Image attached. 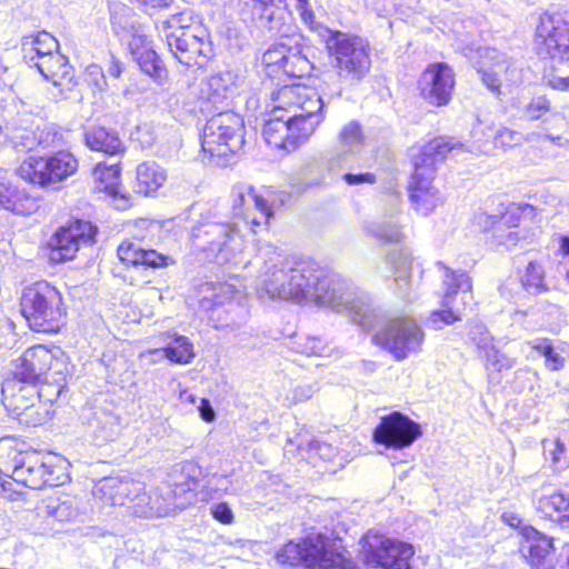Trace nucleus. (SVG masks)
<instances>
[{"mask_svg": "<svg viewBox=\"0 0 569 569\" xmlns=\"http://www.w3.org/2000/svg\"><path fill=\"white\" fill-rule=\"evenodd\" d=\"M287 152L306 143L321 122L323 102L318 91L303 80L311 64L293 37H287Z\"/></svg>", "mask_w": 569, "mask_h": 569, "instance_id": "obj_1", "label": "nucleus"}, {"mask_svg": "<svg viewBox=\"0 0 569 569\" xmlns=\"http://www.w3.org/2000/svg\"><path fill=\"white\" fill-rule=\"evenodd\" d=\"M319 272V280H317L310 302L337 312H347L351 320L361 328L377 326L378 315L366 292L349 279L326 267H322Z\"/></svg>", "mask_w": 569, "mask_h": 569, "instance_id": "obj_2", "label": "nucleus"}, {"mask_svg": "<svg viewBox=\"0 0 569 569\" xmlns=\"http://www.w3.org/2000/svg\"><path fill=\"white\" fill-rule=\"evenodd\" d=\"M468 149L452 138L438 137L426 143L413 159L415 171L410 184V200L421 214H428L442 202L439 191L432 186L436 166L449 153L457 156Z\"/></svg>", "mask_w": 569, "mask_h": 569, "instance_id": "obj_3", "label": "nucleus"}, {"mask_svg": "<svg viewBox=\"0 0 569 569\" xmlns=\"http://www.w3.org/2000/svg\"><path fill=\"white\" fill-rule=\"evenodd\" d=\"M243 144L244 126L238 113L219 112L207 121L202 132L201 147L216 166H228Z\"/></svg>", "mask_w": 569, "mask_h": 569, "instance_id": "obj_4", "label": "nucleus"}, {"mask_svg": "<svg viewBox=\"0 0 569 569\" xmlns=\"http://www.w3.org/2000/svg\"><path fill=\"white\" fill-rule=\"evenodd\" d=\"M376 313L379 319L377 326L362 328L367 331H376L372 337L375 345L386 349L398 361L421 351L425 332L412 317H387L377 309Z\"/></svg>", "mask_w": 569, "mask_h": 569, "instance_id": "obj_5", "label": "nucleus"}, {"mask_svg": "<svg viewBox=\"0 0 569 569\" xmlns=\"http://www.w3.org/2000/svg\"><path fill=\"white\" fill-rule=\"evenodd\" d=\"M21 313L30 329L37 332H58L66 310L61 293L46 281L27 288L20 300Z\"/></svg>", "mask_w": 569, "mask_h": 569, "instance_id": "obj_6", "label": "nucleus"}, {"mask_svg": "<svg viewBox=\"0 0 569 569\" xmlns=\"http://www.w3.org/2000/svg\"><path fill=\"white\" fill-rule=\"evenodd\" d=\"M179 21L166 20L161 32L172 56L187 67H204L213 56L210 37L201 27L194 29L179 28Z\"/></svg>", "mask_w": 569, "mask_h": 569, "instance_id": "obj_7", "label": "nucleus"}, {"mask_svg": "<svg viewBox=\"0 0 569 569\" xmlns=\"http://www.w3.org/2000/svg\"><path fill=\"white\" fill-rule=\"evenodd\" d=\"M328 48L340 79L357 84L367 77L371 68V48L366 39L336 32L330 37Z\"/></svg>", "mask_w": 569, "mask_h": 569, "instance_id": "obj_8", "label": "nucleus"}, {"mask_svg": "<svg viewBox=\"0 0 569 569\" xmlns=\"http://www.w3.org/2000/svg\"><path fill=\"white\" fill-rule=\"evenodd\" d=\"M287 561L295 553L292 561L301 562L309 569H357L346 550H338L323 535H310L302 543L287 542Z\"/></svg>", "mask_w": 569, "mask_h": 569, "instance_id": "obj_9", "label": "nucleus"}, {"mask_svg": "<svg viewBox=\"0 0 569 569\" xmlns=\"http://www.w3.org/2000/svg\"><path fill=\"white\" fill-rule=\"evenodd\" d=\"M446 271L443 286L446 292L442 297L441 310L432 311L428 321L433 329H441L443 326L452 325L461 320V311L472 300V283L465 271H455L443 266Z\"/></svg>", "mask_w": 569, "mask_h": 569, "instance_id": "obj_10", "label": "nucleus"}, {"mask_svg": "<svg viewBox=\"0 0 569 569\" xmlns=\"http://www.w3.org/2000/svg\"><path fill=\"white\" fill-rule=\"evenodd\" d=\"M78 168V159L71 152L60 150L47 157L28 158L19 167V174L33 184L48 187L73 176Z\"/></svg>", "mask_w": 569, "mask_h": 569, "instance_id": "obj_11", "label": "nucleus"}, {"mask_svg": "<svg viewBox=\"0 0 569 569\" xmlns=\"http://www.w3.org/2000/svg\"><path fill=\"white\" fill-rule=\"evenodd\" d=\"M411 545L368 532L362 538V560L372 568L410 569Z\"/></svg>", "mask_w": 569, "mask_h": 569, "instance_id": "obj_12", "label": "nucleus"}, {"mask_svg": "<svg viewBox=\"0 0 569 569\" xmlns=\"http://www.w3.org/2000/svg\"><path fill=\"white\" fill-rule=\"evenodd\" d=\"M421 435L419 423L395 411L381 418L373 430L372 437L375 442L399 450L410 447Z\"/></svg>", "mask_w": 569, "mask_h": 569, "instance_id": "obj_13", "label": "nucleus"}, {"mask_svg": "<svg viewBox=\"0 0 569 569\" xmlns=\"http://www.w3.org/2000/svg\"><path fill=\"white\" fill-rule=\"evenodd\" d=\"M56 466L46 461L39 452L19 453L14 458L12 479L30 489H41L44 486H58L59 477L54 476Z\"/></svg>", "mask_w": 569, "mask_h": 569, "instance_id": "obj_14", "label": "nucleus"}, {"mask_svg": "<svg viewBox=\"0 0 569 569\" xmlns=\"http://www.w3.org/2000/svg\"><path fill=\"white\" fill-rule=\"evenodd\" d=\"M98 228L90 221L76 220L67 227H61L50 239V259L54 262L71 260L80 244L94 241Z\"/></svg>", "mask_w": 569, "mask_h": 569, "instance_id": "obj_15", "label": "nucleus"}, {"mask_svg": "<svg viewBox=\"0 0 569 569\" xmlns=\"http://www.w3.org/2000/svg\"><path fill=\"white\" fill-rule=\"evenodd\" d=\"M537 46L540 56L569 60V23L560 16L542 17L537 28Z\"/></svg>", "mask_w": 569, "mask_h": 569, "instance_id": "obj_16", "label": "nucleus"}, {"mask_svg": "<svg viewBox=\"0 0 569 569\" xmlns=\"http://www.w3.org/2000/svg\"><path fill=\"white\" fill-rule=\"evenodd\" d=\"M287 298L296 302H310L321 266L313 260L287 258Z\"/></svg>", "mask_w": 569, "mask_h": 569, "instance_id": "obj_17", "label": "nucleus"}, {"mask_svg": "<svg viewBox=\"0 0 569 569\" xmlns=\"http://www.w3.org/2000/svg\"><path fill=\"white\" fill-rule=\"evenodd\" d=\"M81 423L97 445L114 440L120 433V417L111 406H93L82 410Z\"/></svg>", "mask_w": 569, "mask_h": 569, "instance_id": "obj_18", "label": "nucleus"}, {"mask_svg": "<svg viewBox=\"0 0 569 569\" xmlns=\"http://www.w3.org/2000/svg\"><path fill=\"white\" fill-rule=\"evenodd\" d=\"M453 86V71L442 62L430 66L420 80L423 99L437 107L446 106L450 101Z\"/></svg>", "mask_w": 569, "mask_h": 569, "instance_id": "obj_19", "label": "nucleus"}, {"mask_svg": "<svg viewBox=\"0 0 569 569\" xmlns=\"http://www.w3.org/2000/svg\"><path fill=\"white\" fill-rule=\"evenodd\" d=\"M523 543L520 548L530 569H555L556 557L553 539L533 527L522 529Z\"/></svg>", "mask_w": 569, "mask_h": 569, "instance_id": "obj_20", "label": "nucleus"}, {"mask_svg": "<svg viewBox=\"0 0 569 569\" xmlns=\"http://www.w3.org/2000/svg\"><path fill=\"white\" fill-rule=\"evenodd\" d=\"M43 78L51 81L56 88L59 89L61 99H69L72 97L78 81L74 78L73 69L69 64L67 57L60 52H53L44 59L34 61V66Z\"/></svg>", "mask_w": 569, "mask_h": 569, "instance_id": "obj_21", "label": "nucleus"}, {"mask_svg": "<svg viewBox=\"0 0 569 569\" xmlns=\"http://www.w3.org/2000/svg\"><path fill=\"white\" fill-rule=\"evenodd\" d=\"M234 229L224 222L208 221L192 229L191 241L196 249L217 256L233 238Z\"/></svg>", "mask_w": 569, "mask_h": 569, "instance_id": "obj_22", "label": "nucleus"}, {"mask_svg": "<svg viewBox=\"0 0 569 569\" xmlns=\"http://www.w3.org/2000/svg\"><path fill=\"white\" fill-rule=\"evenodd\" d=\"M54 355L47 347L38 345L27 349L19 359V365L12 377L38 383L53 367Z\"/></svg>", "mask_w": 569, "mask_h": 569, "instance_id": "obj_23", "label": "nucleus"}, {"mask_svg": "<svg viewBox=\"0 0 569 569\" xmlns=\"http://www.w3.org/2000/svg\"><path fill=\"white\" fill-rule=\"evenodd\" d=\"M288 445L293 446L295 442L290 440L287 441V446ZM296 451L297 456L307 460L308 463L315 467L319 466L320 462L332 463L333 466L331 468L328 467L325 469V471L331 473L337 471V467H343V458L340 457L338 448L328 442H321L316 439L305 440L300 437L296 442Z\"/></svg>", "mask_w": 569, "mask_h": 569, "instance_id": "obj_24", "label": "nucleus"}, {"mask_svg": "<svg viewBox=\"0 0 569 569\" xmlns=\"http://www.w3.org/2000/svg\"><path fill=\"white\" fill-rule=\"evenodd\" d=\"M143 489V483L127 477H109L93 488V496L111 506H128L131 495Z\"/></svg>", "mask_w": 569, "mask_h": 569, "instance_id": "obj_25", "label": "nucleus"}, {"mask_svg": "<svg viewBox=\"0 0 569 569\" xmlns=\"http://www.w3.org/2000/svg\"><path fill=\"white\" fill-rule=\"evenodd\" d=\"M280 98L281 89L272 90L262 128L263 140L273 150L284 149V108Z\"/></svg>", "mask_w": 569, "mask_h": 569, "instance_id": "obj_26", "label": "nucleus"}, {"mask_svg": "<svg viewBox=\"0 0 569 569\" xmlns=\"http://www.w3.org/2000/svg\"><path fill=\"white\" fill-rule=\"evenodd\" d=\"M1 395L3 406L14 417L26 410L31 401H36L40 393L36 383L11 377L3 381Z\"/></svg>", "mask_w": 569, "mask_h": 569, "instance_id": "obj_27", "label": "nucleus"}, {"mask_svg": "<svg viewBox=\"0 0 569 569\" xmlns=\"http://www.w3.org/2000/svg\"><path fill=\"white\" fill-rule=\"evenodd\" d=\"M119 260L126 267L132 268H163L171 262L170 257L157 252L156 250H146L140 244L130 240L122 241L117 250Z\"/></svg>", "mask_w": 569, "mask_h": 569, "instance_id": "obj_28", "label": "nucleus"}, {"mask_svg": "<svg viewBox=\"0 0 569 569\" xmlns=\"http://www.w3.org/2000/svg\"><path fill=\"white\" fill-rule=\"evenodd\" d=\"M230 196L234 216L249 219V208L252 204L257 211L261 212L262 219L268 220L270 216L269 199L258 194L253 186L238 182L232 187Z\"/></svg>", "mask_w": 569, "mask_h": 569, "instance_id": "obj_29", "label": "nucleus"}, {"mask_svg": "<svg viewBox=\"0 0 569 569\" xmlns=\"http://www.w3.org/2000/svg\"><path fill=\"white\" fill-rule=\"evenodd\" d=\"M131 54L138 62L140 69L158 83L168 78V71L157 52L149 46L147 37H133L129 42Z\"/></svg>", "mask_w": 569, "mask_h": 569, "instance_id": "obj_30", "label": "nucleus"}, {"mask_svg": "<svg viewBox=\"0 0 569 569\" xmlns=\"http://www.w3.org/2000/svg\"><path fill=\"white\" fill-rule=\"evenodd\" d=\"M0 208L14 214L28 216L39 208V199L26 189L0 182Z\"/></svg>", "mask_w": 569, "mask_h": 569, "instance_id": "obj_31", "label": "nucleus"}, {"mask_svg": "<svg viewBox=\"0 0 569 569\" xmlns=\"http://www.w3.org/2000/svg\"><path fill=\"white\" fill-rule=\"evenodd\" d=\"M478 222L482 226L485 231H492V241L497 246H503L506 249L515 247L519 239V232L510 227L511 216H488L487 213H480Z\"/></svg>", "mask_w": 569, "mask_h": 569, "instance_id": "obj_32", "label": "nucleus"}, {"mask_svg": "<svg viewBox=\"0 0 569 569\" xmlns=\"http://www.w3.org/2000/svg\"><path fill=\"white\" fill-rule=\"evenodd\" d=\"M238 76L229 70L210 76L203 83L202 93L212 103L231 98L238 89Z\"/></svg>", "mask_w": 569, "mask_h": 569, "instance_id": "obj_33", "label": "nucleus"}, {"mask_svg": "<svg viewBox=\"0 0 569 569\" xmlns=\"http://www.w3.org/2000/svg\"><path fill=\"white\" fill-rule=\"evenodd\" d=\"M127 508L134 517L139 518L163 517L171 510L170 505L164 499L150 496L144 491V488L131 495Z\"/></svg>", "mask_w": 569, "mask_h": 569, "instance_id": "obj_34", "label": "nucleus"}, {"mask_svg": "<svg viewBox=\"0 0 569 569\" xmlns=\"http://www.w3.org/2000/svg\"><path fill=\"white\" fill-rule=\"evenodd\" d=\"M58 49V40L51 33L46 31L26 37L22 42L24 59L31 66H34V61L38 59H44V57L51 56L53 52H59Z\"/></svg>", "mask_w": 569, "mask_h": 569, "instance_id": "obj_35", "label": "nucleus"}, {"mask_svg": "<svg viewBox=\"0 0 569 569\" xmlns=\"http://www.w3.org/2000/svg\"><path fill=\"white\" fill-rule=\"evenodd\" d=\"M387 262L395 269V282L398 295L410 300V276L411 256L407 249L395 250L387 256Z\"/></svg>", "mask_w": 569, "mask_h": 569, "instance_id": "obj_36", "label": "nucleus"}, {"mask_svg": "<svg viewBox=\"0 0 569 569\" xmlns=\"http://www.w3.org/2000/svg\"><path fill=\"white\" fill-rule=\"evenodd\" d=\"M164 170L153 161H147L137 168L136 190L138 193L148 196L156 192L166 181Z\"/></svg>", "mask_w": 569, "mask_h": 569, "instance_id": "obj_37", "label": "nucleus"}, {"mask_svg": "<svg viewBox=\"0 0 569 569\" xmlns=\"http://www.w3.org/2000/svg\"><path fill=\"white\" fill-rule=\"evenodd\" d=\"M86 144L94 151H101L108 154L118 153L122 143L114 131H109L103 127H90L84 131Z\"/></svg>", "mask_w": 569, "mask_h": 569, "instance_id": "obj_38", "label": "nucleus"}, {"mask_svg": "<svg viewBox=\"0 0 569 569\" xmlns=\"http://www.w3.org/2000/svg\"><path fill=\"white\" fill-rule=\"evenodd\" d=\"M284 284V270L282 266H274L273 270L268 269L261 277L257 289L258 297L261 301H281L282 287Z\"/></svg>", "mask_w": 569, "mask_h": 569, "instance_id": "obj_39", "label": "nucleus"}, {"mask_svg": "<svg viewBox=\"0 0 569 569\" xmlns=\"http://www.w3.org/2000/svg\"><path fill=\"white\" fill-rule=\"evenodd\" d=\"M362 229L367 236L385 243H398L403 239L401 226L392 218L365 221Z\"/></svg>", "mask_w": 569, "mask_h": 569, "instance_id": "obj_40", "label": "nucleus"}, {"mask_svg": "<svg viewBox=\"0 0 569 569\" xmlns=\"http://www.w3.org/2000/svg\"><path fill=\"white\" fill-rule=\"evenodd\" d=\"M262 64L264 72L271 80H278L273 90L283 88L281 78L284 74V44H276L270 47L262 56Z\"/></svg>", "mask_w": 569, "mask_h": 569, "instance_id": "obj_41", "label": "nucleus"}, {"mask_svg": "<svg viewBox=\"0 0 569 569\" xmlns=\"http://www.w3.org/2000/svg\"><path fill=\"white\" fill-rule=\"evenodd\" d=\"M487 54L490 59H498V61L491 67H481L477 69V72L480 74L482 84L493 94L499 96L501 87L499 73L502 70H507V67H505L506 61L503 59V54H500L495 49H488Z\"/></svg>", "mask_w": 569, "mask_h": 569, "instance_id": "obj_42", "label": "nucleus"}, {"mask_svg": "<svg viewBox=\"0 0 569 569\" xmlns=\"http://www.w3.org/2000/svg\"><path fill=\"white\" fill-rule=\"evenodd\" d=\"M468 337L487 360H490L491 357H493L495 361H500L498 359V350L493 345V337L482 322H471L469 326Z\"/></svg>", "mask_w": 569, "mask_h": 569, "instance_id": "obj_43", "label": "nucleus"}, {"mask_svg": "<svg viewBox=\"0 0 569 569\" xmlns=\"http://www.w3.org/2000/svg\"><path fill=\"white\" fill-rule=\"evenodd\" d=\"M4 130V137L18 151L32 150L37 146L36 132L16 121H6Z\"/></svg>", "mask_w": 569, "mask_h": 569, "instance_id": "obj_44", "label": "nucleus"}, {"mask_svg": "<svg viewBox=\"0 0 569 569\" xmlns=\"http://www.w3.org/2000/svg\"><path fill=\"white\" fill-rule=\"evenodd\" d=\"M287 349L307 356H326L328 347L322 340L316 337L293 335L287 341Z\"/></svg>", "mask_w": 569, "mask_h": 569, "instance_id": "obj_45", "label": "nucleus"}, {"mask_svg": "<svg viewBox=\"0 0 569 569\" xmlns=\"http://www.w3.org/2000/svg\"><path fill=\"white\" fill-rule=\"evenodd\" d=\"M13 418L28 427H36L50 419V405L41 401L40 395L31 401L26 410H21Z\"/></svg>", "mask_w": 569, "mask_h": 569, "instance_id": "obj_46", "label": "nucleus"}, {"mask_svg": "<svg viewBox=\"0 0 569 569\" xmlns=\"http://www.w3.org/2000/svg\"><path fill=\"white\" fill-rule=\"evenodd\" d=\"M99 189L104 191L113 199H120L123 201V204L119 207L124 208L128 206V198L121 193L120 186V169L118 166H111L109 168L103 169L99 174Z\"/></svg>", "mask_w": 569, "mask_h": 569, "instance_id": "obj_47", "label": "nucleus"}, {"mask_svg": "<svg viewBox=\"0 0 569 569\" xmlns=\"http://www.w3.org/2000/svg\"><path fill=\"white\" fill-rule=\"evenodd\" d=\"M162 351L166 358L176 363H190L194 358L193 346L184 336L176 335Z\"/></svg>", "mask_w": 569, "mask_h": 569, "instance_id": "obj_48", "label": "nucleus"}, {"mask_svg": "<svg viewBox=\"0 0 569 569\" xmlns=\"http://www.w3.org/2000/svg\"><path fill=\"white\" fill-rule=\"evenodd\" d=\"M42 515L58 522H68L76 519L79 515L78 509L71 500L50 499L41 510Z\"/></svg>", "mask_w": 569, "mask_h": 569, "instance_id": "obj_49", "label": "nucleus"}, {"mask_svg": "<svg viewBox=\"0 0 569 569\" xmlns=\"http://www.w3.org/2000/svg\"><path fill=\"white\" fill-rule=\"evenodd\" d=\"M521 283L526 291L531 295H538L547 291L545 283V270L538 262L530 261L526 268L525 274L521 277Z\"/></svg>", "mask_w": 569, "mask_h": 569, "instance_id": "obj_50", "label": "nucleus"}, {"mask_svg": "<svg viewBox=\"0 0 569 569\" xmlns=\"http://www.w3.org/2000/svg\"><path fill=\"white\" fill-rule=\"evenodd\" d=\"M37 146L43 149L61 148L66 143L64 131L54 123L38 127L36 131Z\"/></svg>", "mask_w": 569, "mask_h": 569, "instance_id": "obj_51", "label": "nucleus"}, {"mask_svg": "<svg viewBox=\"0 0 569 569\" xmlns=\"http://www.w3.org/2000/svg\"><path fill=\"white\" fill-rule=\"evenodd\" d=\"M545 450L551 460L555 471H562L569 467V447L559 438L545 441Z\"/></svg>", "mask_w": 569, "mask_h": 569, "instance_id": "obj_52", "label": "nucleus"}, {"mask_svg": "<svg viewBox=\"0 0 569 569\" xmlns=\"http://www.w3.org/2000/svg\"><path fill=\"white\" fill-rule=\"evenodd\" d=\"M528 345L546 358V366L550 370H559L565 365V358L557 353L547 338H537Z\"/></svg>", "mask_w": 569, "mask_h": 569, "instance_id": "obj_53", "label": "nucleus"}, {"mask_svg": "<svg viewBox=\"0 0 569 569\" xmlns=\"http://www.w3.org/2000/svg\"><path fill=\"white\" fill-rule=\"evenodd\" d=\"M363 141L361 127L359 122L351 121L346 124L339 134L340 144L349 152L358 151Z\"/></svg>", "mask_w": 569, "mask_h": 569, "instance_id": "obj_54", "label": "nucleus"}, {"mask_svg": "<svg viewBox=\"0 0 569 569\" xmlns=\"http://www.w3.org/2000/svg\"><path fill=\"white\" fill-rule=\"evenodd\" d=\"M569 497L561 492H553L548 496H540L536 498L537 508L546 516H551V512H558L560 516L568 505Z\"/></svg>", "mask_w": 569, "mask_h": 569, "instance_id": "obj_55", "label": "nucleus"}, {"mask_svg": "<svg viewBox=\"0 0 569 569\" xmlns=\"http://www.w3.org/2000/svg\"><path fill=\"white\" fill-rule=\"evenodd\" d=\"M495 146L503 150L521 143L522 134L518 131L502 127L495 133Z\"/></svg>", "mask_w": 569, "mask_h": 569, "instance_id": "obj_56", "label": "nucleus"}, {"mask_svg": "<svg viewBox=\"0 0 569 569\" xmlns=\"http://www.w3.org/2000/svg\"><path fill=\"white\" fill-rule=\"evenodd\" d=\"M550 109V102L545 96L532 98L526 107L525 113L528 119L537 120Z\"/></svg>", "mask_w": 569, "mask_h": 569, "instance_id": "obj_57", "label": "nucleus"}, {"mask_svg": "<svg viewBox=\"0 0 569 569\" xmlns=\"http://www.w3.org/2000/svg\"><path fill=\"white\" fill-rule=\"evenodd\" d=\"M342 180L348 186L375 184L377 176L372 172H346L342 174Z\"/></svg>", "mask_w": 569, "mask_h": 569, "instance_id": "obj_58", "label": "nucleus"}, {"mask_svg": "<svg viewBox=\"0 0 569 569\" xmlns=\"http://www.w3.org/2000/svg\"><path fill=\"white\" fill-rule=\"evenodd\" d=\"M211 515L221 523L229 525L233 521L231 508L226 502H220L211 508Z\"/></svg>", "mask_w": 569, "mask_h": 569, "instance_id": "obj_59", "label": "nucleus"}, {"mask_svg": "<svg viewBox=\"0 0 569 569\" xmlns=\"http://www.w3.org/2000/svg\"><path fill=\"white\" fill-rule=\"evenodd\" d=\"M88 80L92 82L98 89H102L106 84L102 69L98 64H90L86 70Z\"/></svg>", "mask_w": 569, "mask_h": 569, "instance_id": "obj_60", "label": "nucleus"}, {"mask_svg": "<svg viewBox=\"0 0 569 569\" xmlns=\"http://www.w3.org/2000/svg\"><path fill=\"white\" fill-rule=\"evenodd\" d=\"M316 391V388L312 383H303L299 385L293 390V401L301 402L310 399Z\"/></svg>", "mask_w": 569, "mask_h": 569, "instance_id": "obj_61", "label": "nucleus"}, {"mask_svg": "<svg viewBox=\"0 0 569 569\" xmlns=\"http://www.w3.org/2000/svg\"><path fill=\"white\" fill-rule=\"evenodd\" d=\"M385 201L388 204L387 213L390 218H393V213L398 211L400 207V196L397 191L386 193Z\"/></svg>", "mask_w": 569, "mask_h": 569, "instance_id": "obj_62", "label": "nucleus"}, {"mask_svg": "<svg viewBox=\"0 0 569 569\" xmlns=\"http://www.w3.org/2000/svg\"><path fill=\"white\" fill-rule=\"evenodd\" d=\"M296 9L300 13L305 22H309L313 18V12L310 8L309 0H296Z\"/></svg>", "mask_w": 569, "mask_h": 569, "instance_id": "obj_63", "label": "nucleus"}, {"mask_svg": "<svg viewBox=\"0 0 569 569\" xmlns=\"http://www.w3.org/2000/svg\"><path fill=\"white\" fill-rule=\"evenodd\" d=\"M549 84L560 91H569V76L568 77H558L555 76L549 80Z\"/></svg>", "mask_w": 569, "mask_h": 569, "instance_id": "obj_64", "label": "nucleus"}]
</instances>
